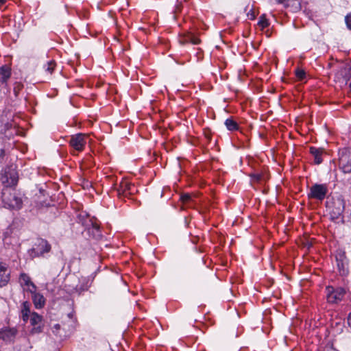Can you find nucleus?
Returning <instances> with one entry per match:
<instances>
[{
	"instance_id": "obj_1",
	"label": "nucleus",
	"mask_w": 351,
	"mask_h": 351,
	"mask_svg": "<svg viewBox=\"0 0 351 351\" xmlns=\"http://www.w3.org/2000/svg\"><path fill=\"white\" fill-rule=\"evenodd\" d=\"M326 208L329 212L330 219L333 221L339 219L345 209V201L341 196L334 197L331 201L327 202Z\"/></svg>"
},
{
	"instance_id": "obj_2",
	"label": "nucleus",
	"mask_w": 351,
	"mask_h": 351,
	"mask_svg": "<svg viewBox=\"0 0 351 351\" xmlns=\"http://www.w3.org/2000/svg\"><path fill=\"white\" fill-rule=\"evenodd\" d=\"M2 199L5 205L13 209H19L22 206V199L11 189H5L2 193Z\"/></svg>"
},
{
	"instance_id": "obj_3",
	"label": "nucleus",
	"mask_w": 351,
	"mask_h": 351,
	"mask_svg": "<svg viewBox=\"0 0 351 351\" xmlns=\"http://www.w3.org/2000/svg\"><path fill=\"white\" fill-rule=\"evenodd\" d=\"M51 246L47 240L39 239L34 246L28 250V254L32 258L44 256L51 251Z\"/></svg>"
},
{
	"instance_id": "obj_4",
	"label": "nucleus",
	"mask_w": 351,
	"mask_h": 351,
	"mask_svg": "<svg viewBox=\"0 0 351 351\" xmlns=\"http://www.w3.org/2000/svg\"><path fill=\"white\" fill-rule=\"evenodd\" d=\"M346 291L341 287L328 286L326 287V296L328 303L337 304L344 298Z\"/></svg>"
},
{
	"instance_id": "obj_5",
	"label": "nucleus",
	"mask_w": 351,
	"mask_h": 351,
	"mask_svg": "<svg viewBox=\"0 0 351 351\" xmlns=\"http://www.w3.org/2000/svg\"><path fill=\"white\" fill-rule=\"evenodd\" d=\"M328 192V186L326 184H315L312 185L308 193L309 199H315L322 201L325 199Z\"/></svg>"
},
{
	"instance_id": "obj_6",
	"label": "nucleus",
	"mask_w": 351,
	"mask_h": 351,
	"mask_svg": "<svg viewBox=\"0 0 351 351\" xmlns=\"http://www.w3.org/2000/svg\"><path fill=\"white\" fill-rule=\"evenodd\" d=\"M88 141V135L83 133H78L71 136L69 145L77 152H82Z\"/></svg>"
},
{
	"instance_id": "obj_7",
	"label": "nucleus",
	"mask_w": 351,
	"mask_h": 351,
	"mask_svg": "<svg viewBox=\"0 0 351 351\" xmlns=\"http://www.w3.org/2000/svg\"><path fill=\"white\" fill-rule=\"evenodd\" d=\"M339 166L344 173L351 172V149L344 148L339 154Z\"/></svg>"
},
{
	"instance_id": "obj_8",
	"label": "nucleus",
	"mask_w": 351,
	"mask_h": 351,
	"mask_svg": "<svg viewBox=\"0 0 351 351\" xmlns=\"http://www.w3.org/2000/svg\"><path fill=\"white\" fill-rule=\"evenodd\" d=\"M19 176L14 168H9L5 170L4 174L1 176V182L8 187L15 186L18 182Z\"/></svg>"
},
{
	"instance_id": "obj_9",
	"label": "nucleus",
	"mask_w": 351,
	"mask_h": 351,
	"mask_svg": "<svg viewBox=\"0 0 351 351\" xmlns=\"http://www.w3.org/2000/svg\"><path fill=\"white\" fill-rule=\"evenodd\" d=\"M29 322L32 328L31 332L32 334L40 333L43 330L44 322L41 315L36 312H33L30 314Z\"/></svg>"
},
{
	"instance_id": "obj_10",
	"label": "nucleus",
	"mask_w": 351,
	"mask_h": 351,
	"mask_svg": "<svg viewBox=\"0 0 351 351\" xmlns=\"http://www.w3.org/2000/svg\"><path fill=\"white\" fill-rule=\"evenodd\" d=\"M19 282L27 291L34 293L36 291V285L32 282L30 277L25 273L20 275Z\"/></svg>"
},
{
	"instance_id": "obj_11",
	"label": "nucleus",
	"mask_w": 351,
	"mask_h": 351,
	"mask_svg": "<svg viewBox=\"0 0 351 351\" xmlns=\"http://www.w3.org/2000/svg\"><path fill=\"white\" fill-rule=\"evenodd\" d=\"M278 3L289 8L292 12H296L302 8V0H276Z\"/></svg>"
},
{
	"instance_id": "obj_12",
	"label": "nucleus",
	"mask_w": 351,
	"mask_h": 351,
	"mask_svg": "<svg viewBox=\"0 0 351 351\" xmlns=\"http://www.w3.org/2000/svg\"><path fill=\"white\" fill-rule=\"evenodd\" d=\"M10 277V271L5 263H0V287L5 286Z\"/></svg>"
},
{
	"instance_id": "obj_13",
	"label": "nucleus",
	"mask_w": 351,
	"mask_h": 351,
	"mask_svg": "<svg viewBox=\"0 0 351 351\" xmlns=\"http://www.w3.org/2000/svg\"><path fill=\"white\" fill-rule=\"evenodd\" d=\"M180 43L182 45H184L186 43H191L193 45H198L200 43V39L198 38L195 34L191 32H187L183 35L180 36Z\"/></svg>"
},
{
	"instance_id": "obj_14",
	"label": "nucleus",
	"mask_w": 351,
	"mask_h": 351,
	"mask_svg": "<svg viewBox=\"0 0 351 351\" xmlns=\"http://www.w3.org/2000/svg\"><path fill=\"white\" fill-rule=\"evenodd\" d=\"M17 334L15 328H5L0 330V339L6 341H12Z\"/></svg>"
},
{
	"instance_id": "obj_15",
	"label": "nucleus",
	"mask_w": 351,
	"mask_h": 351,
	"mask_svg": "<svg viewBox=\"0 0 351 351\" xmlns=\"http://www.w3.org/2000/svg\"><path fill=\"white\" fill-rule=\"evenodd\" d=\"M309 152L314 158V162L316 165H319L322 162V156L325 153V150L322 147H311Z\"/></svg>"
},
{
	"instance_id": "obj_16",
	"label": "nucleus",
	"mask_w": 351,
	"mask_h": 351,
	"mask_svg": "<svg viewBox=\"0 0 351 351\" xmlns=\"http://www.w3.org/2000/svg\"><path fill=\"white\" fill-rule=\"evenodd\" d=\"M133 186L131 184L126 180H123L119 183V186L117 189V192L119 195H122L123 196H127L132 193V188Z\"/></svg>"
},
{
	"instance_id": "obj_17",
	"label": "nucleus",
	"mask_w": 351,
	"mask_h": 351,
	"mask_svg": "<svg viewBox=\"0 0 351 351\" xmlns=\"http://www.w3.org/2000/svg\"><path fill=\"white\" fill-rule=\"evenodd\" d=\"M12 69L8 65H3L0 67V82L6 84L11 77Z\"/></svg>"
},
{
	"instance_id": "obj_18",
	"label": "nucleus",
	"mask_w": 351,
	"mask_h": 351,
	"mask_svg": "<svg viewBox=\"0 0 351 351\" xmlns=\"http://www.w3.org/2000/svg\"><path fill=\"white\" fill-rule=\"evenodd\" d=\"M32 300L36 308H42L45 304V299L43 295L38 293H32Z\"/></svg>"
},
{
	"instance_id": "obj_19",
	"label": "nucleus",
	"mask_w": 351,
	"mask_h": 351,
	"mask_svg": "<svg viewBox=\"0 0 351 351\" xmlns=\"http://www.w3.org/2000/svg\"><path fill=\"white\" fill-rule=\"evenodd\" d=\"M22 318L24 322H27V320L30 317V308H29V304L27 302H25L23 303L22 310Z\"/></svg>"
},
{
	"instance_id": "obj_20",
	"label": "nucleus",
	"mask_w": 351,
	"mask_h": 351,
	"mask_svg": "<svg viewBox=\"0 0 351 351\" xmlns=\"http://www.w3.org/2000/svg\"><path fill=\"white\" fill-rule=\"evenodd\" d=\"M225 125L228 130L235 131L239 129L237 123L232 118L227 119Z\"/></svg>"
},
{
	"instance_id": "obj_21",
	"label": "nucleus",
	"mask_w": 351,
	"mask_h": 351,
	"mask_svg": "<svg viewBox=\"0 0 351 351\" xmlns=\"http://www.w3.org/2000/svg\"><path fill=\"white\" fill-rule=\"evenodd\" d=\"M56 66V64L54 60H50L49 61L46 65H45L44 68L45 71L51 74Z\"/></svg>"
},
{
	"instance_id": "obj_22",
	"label": "nucleus",
	"mask_w": 351,
	"mask_h": 351,
	"mask_svg": "<svg viewBox=\"0 0 351 351\" xmlns=\"http://www.w3.org/2000/svg\"><path fill=\"white\" fill-rule=\"evenodd\" d=\"M258 25L262 28L264 29L269 26V23L268 20L265 18V16H261L259 18Z\"/></svg>"
},
{
	"instance_id": "obj_23",
	"label": "nucleus",
	"mask_w": 351,
	"mask_h": 351,
	"mask_svg": "<svg viewBox=\"0 0 351 351\" xmlns=\"http://www.w3.org/2000/svg\"><path fill=\"white\" fill-rule=\"evenodd\" d=\"M295 75L298 80H302L306 76V73L304 71L298 69L295 71Z\"/></svg>"
},
{
	"instance_id": "obj_24",
	"label": "nucleus",
	"mask_w": 351,
	"mask_h": 351,
	"mask_svg": "<svg viewBox=\"0 0 351 351\" xmlns=\"http://www.w3.org/2000/svg\"><path fill=\"white\" fill-rule=\"evenodd\" d=\"M180 199L183 203H188L191 199V196L189 194H183L180 197Z\"/></svg>"
},
{
	"instance_id": "obj_25",
	"label": "nucleus",
	"mask_w": 351,
	"mask_h": 351,
	"mask_svg": "<svg viewBox=\"0 0 351 351\" xmlns=\"http://www.w3.org/2000/svg\"><path fill=\"white\" fill-rule=\"evenodd\" d=\"M346 23L348 27L351 29V13L346 16Z\"/></svg>"
},
{
	"instance_id": "obj_26",
	"label": "nucleus",
	"mask_w": 351,
	"mask_h": 351,
	"mask_svg": "<svg viewBox=\"0 0 351 351\" xmlns=\"http://www.w3.org/2000/svg\"><path fill=\"white\" fill-rule=\"evenodd\" d=\"M60 329V325L58 324H56L53 326V327H52V332L55 335H57Z\"/></svg>"
},
{
	"instance_id": "obj_27",
	"label": "nucleus",
	"mask_w": 351,
	"mask_h": 351,
	"mask_svg": "<svg viewBox=\"0 0 351 351\" xmlns=\"http://www.w3.org/2000/svg\"><path fill=\"white\" fill-rule=\"evenodd\" d=\"M338 267L339 268L340 272L342 275H346L347 274L346 269L344 268L343 263H342L340 265V263H338Z\"/></svg>"
},
{
	"instance_id": "obj_28",
	"label": "nucleus",
	"mask_w": 351,
	"mask_h": 351,
	"mask_svg": "<svg viewBox=\"0 0 351 351\" xmlns=\"http://www.w3.org/2000/svg\"><path fill=\"white\" fill-rule=\"evenodd\" d=\"M252 177L255 180L259 181L261 180L262 176L260 174H254L252 176Z\"/></svg>"
},
{
	"instance_id": "obj_29",
	"label": "nucleus",
	"mask_w": 351,
	"mask_h": 351,
	"mask_svg": "<svg viewBox=\"0 0 351 351\" xmlns=\"http://www.w3.org/2000/svg\"><path fill=\"white\" fill-rule=\"evenodd\" d=\"M247 16H248V18H249L250 20H253V19H254V18H255V15H254V12H252V11H250V12H249V13L247 14Z\"/></svg>"
},
{
	"instance_id": "obj_30",
	"label": "nucleus",
	"mask_w": 351,
	"mask_h": 351,
	"mask_svg": "<svg viewBox=\"0 0 351 351\" xmlns=\"http://www.w3.org/2000/svg\"><path fill=\"white\" fill-rule=\"evenodd\" d=\"M92 226H93V229H95L97 231H99V226L98 224H97L96 223H92Z\"/></svg>"
},
{
	"instance_id": "obj_31",
	"label": "nucleus",
	"mask_w": 351,
	"mask_h": 351,
	"mask_svg": "<svg viewBox=\"0 0 351 351\" xmlns=\"http://www.w3.org/2000/svg\"><path fill=\"white\" fill-rule=\"evenodd\" d=\"M348 324L349 326L351 328V313L349 314L348 318Z\"/></svg>"
},
{
	"instance_id": "obj_32",
	"label": "nucleus",
	"mask_w": 351,
	"mask_h": 351,
	"mask_svg": "<svg viewBox=\"0 0 351 351\" xmlns=\"http://www.w3.org/2000/svg\"><path fill=\"white\" fill-rule=\"evenodd\" d=\"M6 1H7V0H0V6L5 4Z\"/></svg>"
}]
</instances>
